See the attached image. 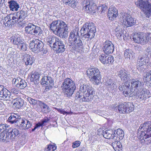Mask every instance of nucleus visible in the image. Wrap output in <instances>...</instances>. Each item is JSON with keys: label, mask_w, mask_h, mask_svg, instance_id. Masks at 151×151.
<instances>
[{"label": "nucleus", "mask_w": 151, "mask_h": 151, "mask_svg": "<svg viewBox=\"0 0 151 151\" xmlns=\"http://www.w3.org/2000/svg\"><path fill=\"white\" fill-rule=\"evenodd\" d=\"M50 29L55 35L62 38L68 36L67 30L68 27L65 23L62 20L53 21L50 25Z\"/></svg>", "instance_id": "1"}, {"label": "nucleus", "mask_w": 151, "mask_h": 151, "mask_svg": "<svg viewBox=\"0 0 151 151\" xmlns=\"http://www.w3.org/2000/svg\"><path fill=\"white\" fill-rule=\"evenodd\" d=\"M68 42L70 48L74 50H80L83 48V42L79 37L78 28H76L70 32Z\"/></svg>", "instance_id": "2"}, {"label": "nucleus", "mask_w": 151, "mask_h": 151, "mask_svg": "<svg viewBox=\"0 0 151 151\" xmlns=\"http://www.w3.org/2000/svg\"><path fill=\"white\" fill-rule=\"evenodd\" d=\"M29 46L31 51L36 53L41 52L43 54H46L47 52L44 47L43 43L39 40H32L30 43Z\"/></svg>", "instance_id": "3"}, {"label": "nucleus", "mask_w": 151, "mask_h": 151, "mask_svg": "<svg viewBox=\"0 0 151 151\" xmlns=\"http://www.w3.org/2000/svg\"><path fill=\"white\" fill-rule=\"evenodd\" d=\"M93 89L88 85H81L79 91L85 95H83L81 100L82 101L89 102L92 99L93 94Z\"/></svg>", "instance_id": "4"}, {"label": "nucleus", "mask_w": 151, "mask_h": 151, "mask_svg": "<svg viewBox=\"0 0 151 151\" xmlns=\"http://www.w3.org/2000/svg\"><path fill=\"white\" fill-rule=\"evenodd\" d=\"M132 38L135 42L143 45L146 43L149 40H151V33L147 32L145 34L139 33L134 34Z\"/></svg>", "instance_id": "5"}, {"label": "nucleus", "mask_w": 151, "mask_h": 151, "mask_svg": "<svg viewBox=\"0 0 151 151\" xmlns=\"http://www.w3.org/2000/svg\"><path fill=\"white\" fill-rule=\"evenodd\" d=\"M131 93L125 91L124 92V95L126 97L132 96L134 95H136L137 98L141 100H145L150 96V92L148 90L145 89H143L141 92L139 91L137 92H133Z\"/></svg>", "instance_id": "6"}, {"label": "nucleus", "mask_w": 151, "mask_h": 151, "mask_svg": "<svg viewBox=\"0 0 151 151\" xmlns=\"http://www.w3.org/2000/svg\"><path fill=\"white\" fill-rule=\"evenodd\" d=\"M118 106L115 107L114 109H118L119 112L121 113H128L133 111L134 106L131 102H124L119 104Z\"/></svg>", "instance_id": "7"}, {"label": "nucleus", "mask_w": 151, "mask_h": 151, "mask_svg": "<svg viewBox=\"0 0 151 151\" xmlns=\"http://www.w3.org/2000/svg\"><path fill=\"white\" fill-rule=\"evenodd\" d=\"M19 20L17 13L10 14L5 17L4 19V24L6 26L13 25Z\"/></svg>", "instance_id": "8"}, {"label": "nucleus", "mask_w": 151, "mask_h": 151, "mask_svg": "<svg viewBox=\"0 0 151 151\" xmlns=\"http://www.w3.org/2000/svg\"><path fill=\"white\" fill-rule=\"evenodd\" d=\"M148 61V59L146 58L144 55L139 57L137 63V68L142 73H144Z\"/></svg>", "instance_id": "9"}, {"label": "nucleus", "mask_w": 151, "mask_h": 151, "mask_svg": "<svg viewBox=\"0 0 151 151\" xmlns=\"http://www.w3.org/2000/svg\"><path fill=\"white\" fill-rule=\"evenodd\" d=\"M137 136L139 139H141L140 142L143 145H148L151 144V136L139 131L137 132Z\"/></svg>", "instance_id": "10"}, {"label": "nucleus", "mask_w": 151, "mask_h": 151, "mask_svg": "<svg viewBox=\"0 0 151 151\" xmlns=\"http://www.w3.org/2000/svg\"><path fill=\"white\" fill-rule=\"evenodd\" d=\"M122 24L127 27L132 26L135 23V21L129 14H124L122 16Z\"/></svg>", "instance_id": "11"}, {"label": "nucleus", "mask_w": 151, "mask_h": 151, "mask_svg": "<svg viewBox=\"0 0 151 151\" xmlns=\"http://www.w3.org/2000/svg\"><path fill=\"white\" fill-rule=\"evenodd\" d=\"M17 125L22 129H28L31 127L32 124L29 120L20 118L17 121Z\"/></svg>", "instance_id": "12"}, {"label": "nucleus", "mask_w": 151, "mask_h": 151, "mask_svg": "<svg viewBox=\"0 0 151 151\" xmlns=\"http://www.w3.org/2000/svg\"><path fill=\"white\" fill-rule=\"evenodd\" d=\"M14 45H17V48L20 50L26 51L27 49V45L21 39L20 37H15L13 41Z\"/></svg>", "instance_id": "13"}, {"label": "nucleus", "mask_w": 151, "mask_h": 151, "mask_svg": "<svg viewBox=\"0 0 151 151\" xmlns=\"http://www.w3.org/2000/svg\"><path fill=\"white\" fill-rule=\"evenodd\" d=\"M65 45L61 39L58 38V40L55 43L53 47L54 50H55L57 52L61 53L65 50Z\"/></svg>", "instance_id": "14"}, {"label": "nucleus", "mask_w": 151, "mask_h": 151, "mask_svg": "<svg viewBox=\"0 0 151 151\" xmlns=\"http://www.w3.org/2000/svg\"><path fill=\"white\" fill-rule=\"evenodd\" d=\"M114 48V45L109 41H106L103 44V51L107 55L113 53Z\"/></svg>", "instance_id": "15"}, {"label": "nucleus", "mask_w": 151, "mask_h": 151, "mask_svg": "<svg viewBox=\"0 0 151 151\" xmlns=\"http://www.w3.org/2000/svg\"><path fill=\"white\" fill-rule=\"evenodd\" d=\"M143 85V83L139 81H133L131 83V89L129 93H132L133 92H137L139 91Z\"/></svg>", "instance_id": "16"}, {"label": "nucleus", "mask_w": 151, "mask_h": 151, "mask_svg": "<svg viewBox=\"0 0 151 151\" xmlns=\"http://www.w3.org/2000/svg\"><path fill=\"white\" fill-rule=\"evenodd\" d=\"M12 82L17 87L20 89L24 88L27 85V83L24 80L19 77L13 79Z\"/></svg>", "instance_id": "17"}, {"label": "nucleus", "mask_w": 151, "mask_h": 151, "mask_svg": "<svg viewBox=\"0 0 151 151\" xmlns=\"http://www.w3.org/2000/svg\"><path fill=\"white\" fill-rule=\"evenodd\" d=\"M96 6L92 2H87L83 7V9L87 13L92 14L96 12Z\"/></svg>", "instance_id": "18"}, {"label": "nucleus", "mask_w": 151, "mask_h": 151, "mask_svg": "<svg viewBox=\"0 0 151 151\" xmlns=\"http://www.w3.org/2000/svg\"><path fill=\"white\" fill-rule=\"evenodd\" d=\"M139 131L143 132L151 133V122L149 121L145 122L141 125L138 129V132Z\"/></svg>", "instance_id": "19"}, {"label": "nucleus", "mask_w": 151, "mask_h": 151, "mask_svg": "<svg viewBox=\"0 0 151 151\" xmlns=\"http://www.w3.org/2000/svg\"><path fill=\"white\" fill-rule=\"evenodd\" d=\"M36 110L39 111L41 110L45 113H48L51 111L49 106L44 102L41 101Z\"/></svg>", "instance_id": "20"}, {"label": "nucleus", "mask_w": 151, "mask_h": 151, "mask_svg": "<svg viewBox=\"0 0 151 151\" xmlns=\"http://www.w3.org/2000/svg\"><path fill=\"white\" fill-rule=\"evenodd\" d=\"M118 15L117 9L114 7H110L109 9L108 13V17L109 19L113 20Z\"/></svg>", "instance_id": "21"}, {"label": "nucleus", "mask_w": 151, "mask_h": 151, "mask_svg": "<svg viewBox=\"0 0 151 151\" xmlns=\"http://www.w3.org/2000/svg\"><path fill=\"white\" fill-rule=\"evenodd\" d=\"M103 137L106 139H113L115 140V137H116L114 135V132L111 129L103 131Z\"/></svg>", "instance_id": "22"}, {"label": "nucleus", "mask_w": 151, "mask_h": 151, "mask_svg": "<svg viewBox=\"0 0 151 151\" xmlns=\"http://www.w3.org/2000/svg\"><path fill=\"white\" fill-rule=\"evenodd\" d=\"M91 28L88 31L87 33L85 35H82V38H89L90 39L93 38L96 32V28L94 25H92Z\"/></svg>", "instance_id": "23"}, {"label": "nucleus", "mask_w": 151, "mask_h": 151, "mask_svg": "<svg viewBox=\"0 0 151 151\" xmlns=\"http://www.w3.org/2000/svg\"><path fill=\"white\" fill-rule=\"evenodd\" d=\"M63 85V88L76 87L73 81L69 78H66L64 80Z\"/></svg>", "instance_id": "24"}, {"label": "nucleus", "mask_w": 151, "mask_h": 151, "mask_svg": "<svg viewBox=\"0 0 151 151\" xmlns=\"http://www.w3.org/2000/svg\"><path fill=\"white\" fill-rule=\"evenodd\" d=\"M92 25H94V24L92 22H87L83 25V27L81 28L80 31L81 35L82 37V35L86 34L88 31L92 27Z\"/></svg>", "instance_id": "25"}, {"label": "nucleus", "mask_w": 151, "mask_h": 151, "mask_svg": "<svg viewBox=\"0 0 151 151\" xmlns=\"http://www.w3.org/2000/svg\"><path fill=\"white\" fill-rule=\"evenodd\" d=\"M0 99L7 100L9 99L10 94L8 90L6 89H3L1 91Z\"/></svg>", "instance_id": "26"}, {"label": "nucleus", "mask_w": 151, "mask_h": 151, "mask_svg": "<svg viewBox=\"0 0 151 151\" xmlns=\"http://www.w3.org/2000/svg\"><path fill=\"white\" fill-rule=\"evenodd\" d=\"M13 106L17 109H19L22 107L24 104V101L21 98L17 97L13 99Z\"/></svg>", "instance_id": "27"}, {"label": "nucleus", "mask_w": 151, "mask_h": 151, "mask_svg": "<svg viewBox=\"0 0 151 151\" xmlns=\"http://www.w3.org/2000/svg\"><path fill=\"white\" fill-rule=\"evenodd\" d=\"M23 60L27 65H31L34 62V58L30 55L26 54L23 56Z\"/></svg>", "instance_id": "28"}, {"label": "nucleus", "mask_w": 151, "mask_h": 151, "mask_svg": "<svg viewBox=\"0 0 151 151\" xmlns=\"http://www.w3.org/2000/svg\"><path fill=\"white\" fill-rule=\"evenodd\" d=\"M58 37L54 36H49L46 39L47 44L53 48L54 44L58 40Z\"/></svg>", "instance_id": "29"}, {"label": "nucleus", "mask_w": 151, "mask_h": 151, "mask_svg": "<svg viewBox=\"0 0 151 151\" xmlns=\"http://www.w3.org/2000/svg\"><path fill=\"white\" fill-rule=\"evenodd\" d=\"M9 7L11 11H17L19 8V5L17 2L10 1H9Z\"/></svg>", "instance_id": "30"}, {"label": "nucleus", "mask_w": 151, "mask_h": 151, "mask_svg": "<svg viewBox=\"0 0 151 151\" xmlns=\"http://www.w3.org/2000/svg\"><path fill=\"white\" fill-rule=\"evenodd\" d=\"M147 3H149L147 0L146 1H144L142 0H138L135 3L136 5L138 7H139L144 12V10L146 8L147 5Z\"/></svg>", "instance_id": "31"}, {"label": "nucleus", "mask_w": 151, "mask_h": 151, "mask_svg": "<svg viewBox=\"0 0 151 151\" xmlns=\"http://www.w3.org/2000/svg\"><path fill=\"white\" fill-rule=\"evenodd\" d=\"M130 82L127 81V82H125L124 84H122V86H119V89L120 90L123 91V94L124 95V92H127L128 93H129L130 91H129V88L130 86Z\"/></svg>", "instance_id": "32"}, {"label": "nucleus", "mask_w": 151, "mask_h": 151, "mask_svg": "<svg viewBox=\"0 0 151 151\" xmlns=\"http://www.w3.org/2000/svg\"><path fill=\"white\" fill-rule=\"evenodd\" d=\"M88 76H99L100 74L99 70L97 68L89 69L86 71Z\"/></svg>", "instance_id": "33"}, {"label": "nucleus", "mask_w": 151, "mask_h": 151, "mask_svg": "<svg viewBox=\"0 0 151 151\" xmlns=\"http://www.w3.org/2000/svg\"><path fill=\"white\" fill-rule=\"evenodd\" d=\"M33 29L32 30L30 34L37 35L40 36L42 34L43 31L40 27L34 25V27H33Z\"/></svg>", "instance_id": "34"}, {"label": "nucleus", "mask_w": 151, "mask_h": 151, "mask_svg": "<svg viewBox=\"0 0 151 151\" xmlns=\"http://www.w3.org/2000/svg\"><path fill=\"white\" fill-rule=\"evenodd\" d=\"M76 87L63 88L64 92L65 95L68 97H70L73 94Z\"/></svg>", "instance_id": "35"}, {"label": "nucleus", "mask_w": 151, "mask_h": 151, "mask_svg": "<svg viewBox=\"0 0 151 151\" xmlns=\"http://www.w3.org/2000/svg\"><path fill=\"white\" fill-rule=\"evenodd\" d=\"M20 118H18V116L17 114H12L9 118L8 120L10 123L12 124L15 123L17 125V121Z\"/></svg>", "instance_id": "36"}, {"label": "nucleus", "mask_w": 151, "mask_h": 151, "mask_svg": "<svg viewBox=\"0 0 151 151\" xmlns=\"http://www.w3.org/2000/svg\"><path fill=\"white\" fill-rule=\"evenodd\" d=\"M17 14L20 22L23 20L27 16V12L25 11L22 10L17 12Z\"/></svg>", "instance_id": "37"}, {"label": "nucleus", "mask_w": 151, "mask_h": 151, "mask_svg": "<svg viewBox=\"0 0 151 151\" xmlns=\"http://www.w3.org/2000/svg\"><path fill=\"white\" fill-rule=\"evenodd\" d=\"M53 83V81L51 77L49 76H44L41 80V84L43 85L47 83Z\"/></svg>", "instance_id": "38"}, {"label": "nucleus", "mask_w": 151, "mask_h": 151, "mask_svg": "<svg viewBox=\"0 0 151 151\" xmlns=\"http://www.w3.org/2000/svg\"><path fill=\"white\" fill-rule=\"evenodd\" d=\"M28 100L29 103L33 105V107L36 110L40 101L35 100L30 97L28 98Z\"/></svg>", "instance_id": "39"}, {"label": "nucleus", "mask_w": 151, "mask_h": 151, "mask_svg": "<svg viewBox=\"0 0 151 151\" xmlns=\"http://www.w3.org/2000/svg\"><path fill=\"white\" fill-rule=\"evenodd\" d=\"M114 134L116 136L117 135V137H118L120 139H122L124 135L123 131L120 129H118L115 130L114 132Z\"/></svg>", "instance_id": "40"}, {"label": "nucleus", "mask_w": 151, "mask_h": 151, "mask_svg": "<svg viewBox=\"0 0 151 151\" xmlns=\"http://www.w3.org/2000/svg\"><path fill=\"white\" fill-rule=\"evenodd\" d=\"M124 55L126 58L132 59L133 58V52L130 49H126L124 51Z\"/></svg>", "instance_id": "41"}, {"label": "nucleus", "mask_w": 151, "mask_h": 151, "mask_svg": "<svg viewBox=\"0 0 151 151\" xmlns=\"http://www.w3.org/2000/svg\"><path fill=\"white\" fill-rule=\"evenodd\" d=\"M112 146L115 151H119L120 150H122V145L119 142H114L112 143Z\"/></svg>", "instance_id": "42"}, {"label": "nucleus", "mask_w": 151, "mask_h": 151, "mask_svg": "<svg viewBox=\"0 0 151 151\" xmlns=\"http://www.w3.org/2000/svg\"><path fill=\"white\" fill-rule=\"evenodd\" d=\"M65 4L73 8H75L77 2L75 0H62Z\"/></svg>", "instance_id": "43"}, {"label": "nucleus", "mask_w": 151, "mask_h": 151, "mask_svg": "<svg viewBox=\"0 0 151 151\" xmlns=\"http://www.w3.org/2000/svg\"><path fill=\"white\" fill-rule=\"evenodd\" d=\"M8 130L11 134L10 135H12V136H13L14 139H15L16 137H19L20 133L19 130L17 129L14 128L12 129H9Z\"/></svg>", "instance_id": "44"}, {"label": "nucleus", "mask_w": 151, "mask_h": 151, "mask_svg": "<svg viewBox=\"0 0 151 151\" xmlns=\"http://www.w3.org/2000/svg\"><path fill=\"white\" fill-rule=\"evenodd\" d=\"M91 78V81L94 84H98L101 82V78L100 76H93Z\"/></svg>", "instance_id": "45"}, {"label": "nucleus", "mask_w": 151, "mask_h": 151, "mask_svg": "<svg viewBox=\"0 0 151 151\" xmlns=\"http://www.w3.org/2000/svg\"><path fill=\"white\" fill-rule=\"evenodd\" d=\"M144 10V13L147 17H149L151 15V4L147 3V5L146 8Z\"/></svg>", "instance_id": "46"}, {"label": "nucleus", "mask_w": 151, "mask_h": 151, "mask_svg": "<svg viewBox=\"0 0 151 151\" xmlns=\"http://www.w3.org/2000/svg\"><path fill=\"white\" fill-rule=\"evenodd\" d=\"M33 27H34V24L32 23L28 24L25 27V31L26 32L30 34L32 30L33 29Z\"/></svg>", "instance_id": "47"}, {"label": "nucleus", "mask_w": 151, "mask_h": 151, "mask_svg": "<svg viewBox=\"0 0 151 151\" xmlns=\"http://www.w3.org/2000/svg\"><path fill=\"white\" fill-rule=\"evenodd\" d=\"M145 54L143 55H144L145 58L149 59L151 58V47L145 49L144 51Z\"/></svg>", "instance_id": "48"}, {"label": "nucleus", "mask_w": 151, "mask_h": 151, "mask_svg": "<svg viewBox=\"0 0 151 151\" xmlns=\"http://www.w3.org/2000/svg\"><path fill=\"white\" fill-rule=\"evenodd\" d=\"M57 147V146L55 144L53 145L50 144L47 145V148L45 149V151H55Z\"/></svg>", "instance_id": "49"}, {"label": "nucleus", "mask_w": 151, "mask_h": 151, "mask_svg": "<svg viewBox=\"0 0 151 151\" xmlns=\"http://www.w3.org/2000/svg\"><path fill=\"white\" fill-rule=\"evenodd\" d=\"M117 74L120 76H127L129 75V72L123 68L117 72Z\"/></svg>", "instance_id": "50"}, {"label": "nucleus", "mask_w": 151, "mask_h": 151, "mask_svg": "<svg viewBox=\"0 0 151 151\" xmlns=\"http://www.w3.org/2000/svg\"><path fill=\"white\" fill-rule=\"evenodd\" d=\"M40 76H27L29 79H30V81L33 82L35 83H37L39 81Z\"/></svg>", "instance_id": "51"}, {"label": "nucleus", "mask_w": 151, "mask_h": 151, "mask_svg": "<svg viewBox=\"0 0 151 151\" xmlns=\"http://www.w3.org/2000/svg\"><path fill=\"white\" fill-rule=\"evenodd\" d=\"M9 91L10 93L14 94H17L19 93V91L17 88L14 87H10L9 88Z\"/></svg>", "instance_id": "52"}, {"label": "nucleus", "mask_w": 151, "mask_h": 151, "mask_svg": "<svg viewBox=\"0 0 151 151\" xmlns=\"http://www.w3.org/2000/svg\"><path fill=\"white\" fill-rule=\"evenodd\" d=\"M107 56L106 55L102 54L99 57V60L104 65H106Z\"/></svg>", "instance_id": "53"}, {"label": "nucleus", "mask_w": 151, "mask_h": 151, "mask_svg": "<svg viewBox=\"0 0 151 151\" xmlns=\"http://www.w3.org/2000/svg\"><path fill=\"white\" fill-rule=\"evenodd\" d=\"M119 27H117L116 29L115 34L118 38H120L122 35V29H120Z\"/></svg>", "instance_id": "54"}, {"label": "nucleus", "mask_w": 151, "mask_h": 151, "mask_svg": "<svg viewBox=\"0 0 151 151\" xmlns=\"http://www.w3.org/2000/svg\"><path fill=\"white\" fill-rule=\"evenodd\" d=\"M114 61V57L110 55L107 56V59L106 60L105 65H107V64L112 63Z\"/></svg>", "instance_id": "55"}, {"label": "nucleus", "mask_w": 151, "mask_h": 151, "mask_svg": "<svg viewBox=\"0 0 151 151\" xmlns=\"http://www.w3.org/2000/svg\"><path fill=\"white\" fill-rule=\"evenodd\" d=\"M11 134L9 132L8 130V132H6V142H9L10 141L13 140L14 138H13V136H12V135H10Z\"/></svg>", "instance_id": "56"}, {"label": "nucleus", "mask_w": 151, "mask_h": 151, "mask_svg": "<svg viewBox=\"0 0 151 151\" xmlns=\"http://www.w3.org/2000/svg\"><path fill=\"white\" fill-rule=\"evenodd\" d=\"M97 149L100 151H108V149L105 146L103 145H99L97 146Z\"/></svg>", "instance_id": "57"}, {"label": "nucleus", "mask_w": 151, "mask_h": 151, "mask_svg": "<svg viewBox=\"0 0 151 151\" xmlns=\"http://www.w3.org/2000/svg\"><path fill=\"white\" fill-rule=\"evenodd\" d=\"M94 113L95 114H98V115L101 116L104 115L106 114V111H104L101 110H98L94 111Z\"/></svg>", "instance_id": "58"}, {"label": "nucleus", "mask_w": 151, "mask_h": 151, "mask_svg": "<svg viewBox=\"0 0 151 151\" xmlns=\"http://www.w3.org/2000/svg\"><path fill=\"white\" fill-rule=\"evenodd\" d=\"M81 142L79 141H76L72 143V147L73 148H76L79 147L81 144Z\"/></svg>", "instance_id": "59"}, {"label": "nucleus", "mask_w": 151, "mask_h": 151, "mask_svg": "<svg viewBox=\"0 0 151 151\" xmlns=\"http://www.w3.org/2000/svg\"><path fill=\"white\" fill-rule=\"evenodd\" d=\"M8 126L6 124H0V132L5 131L7 129Z\"/></svg>", "instance_id": "60"}, {"label": "nucleus", "mask_w": 151, "mask_h": 151, "mask_svg": "<svg viewBox=\"0 0 151 151\" xmlns=\"http://www.w3.org/2000/svg\"><path fill=\"white\" fill-rule=\"evenodd\" d=\"M53 85V83H47L44 86H45V89L47 91H49L52 87V86Z\"/></svg>", "instance_id": "61"}, {"label": "nucleus", "mask_w": 151, "mask_h": 151, "mask_svg": "<svg viewBox=\"0 0 151 151\" xmlns=\"http://www.w3.org/2000/svg\"><path fill=\"white\" fill-rule=\"evenodd\" d=\"M151 77H150V76H145V77L143 78V81L145 82H146L147 84L148 83H150L151 82Z\"/></svg>", "instance_id": "62"}, {"label": "nucleus", "mask_w": 151, "mask_h": 151, "mask_svg": "<svg viewBox=\"0 0 151 151\" xmlns=\"http://www.w3.org/2000/svg\"><path fill=\"white\" fill-rule=\"evenodd\" d=\"M82 93H80L79 92H77L75 98L76 99H78V98L80 99V101H83L81 99L83 98V95L82 94Z\"/></svg>", "instance_id": "63"}, {"label": "nucleus", "mask_w": 151, "mask_h": 151, "mask_svg": "<svg viewBox=\"0 0 151 151\" xmlns=\"http://www.w3.org/2000/svg\"><path fill=\"white\" fill-rule=\"evenodd\" d=\"M6 134H5L4 133H1V138L2 139V142H6Z\"/></svg>", "instance_id": "64"}]
</instances>
